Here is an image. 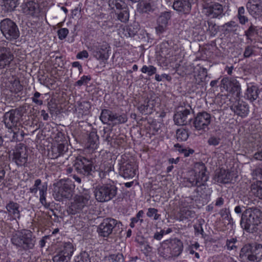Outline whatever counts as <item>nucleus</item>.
I'll use <instances>...</instances> for the list:
<instances>
[{"label": "nucleus", "instance_id": "obj_1", "mask_svg": "<svg viewBox=\"0 0 262 262\" xmlns=\"http://www.w3.org/2000/svg\"><path fill=\"white\" fill-rule=\"evenodd\" d=\"M75 185L70 179H61L54 188V198L56 201H62L63 199L73 201L70 203L67 211L69 215H75L82 212L90 205L91 196L89 194H76L75 193Z\"/></svg>", "mask_w": 262, "mask_h": 262}, {"label": "nucleus", "instance_id": "obj_2", "mask_svg": "<svg viewBox=\"0 0 262 262\" xmlns=\"http://www.w3.org/2000/svg\"><path fill=\"white\" fill-rule=\"evenodd\" d=\"M206 167L203 163H196L194 169L190 172L191 174L189 176L184 179L183 183L185 186L197 187L196 191L202 194V191H204L206 189V182L209 179L208 175L206 173Z\"/></svg>", "mask_w": 262, "mask_h": 262}, {"label": "nucleus", "instance_id": "obj_3", "mask_svg": "<svg viewBox=\"0 0 262 262\" xmlns=\"http://www.w3.org/2000/svg\"><path fill=\"white\" fill-rule=\"evenodd\" d=\"M184 245L177 237L171 238L161 242L158 248V254L165 260L174 259L182 253Z\"/></svg>", "mask_w": 262, "mask_h": 262}, {"label": "nucleus", "instance_id": "obj_4", "mask_svg": "<svg viewBox=\"0 0 262 262\" xmlns=\"http://www.w3.org/2000/svg\"><path fill=\"white\" fill-rule=\"evenodd\" d=\"M261 211L256 207L246 209L242 214L240 221L241 227L246 231L254 233L258 230V226L261 223Z\"/></svg>", "mask_w": 262, "mask_h": 262}, {"label": "nucleus", "instance_id": "obj_5", "mask_svg": "<svg viewBox=\"0 0 262 262\" xmlns=\"http://www.w3.org/2000/svg\"><path fill=\"white\" fill-rule=\"evenodd\" d=\"M11 242L19 250L27 252L34 248L36 237L30 230L23 229L12 234Z\"/></svg>", "mask_w": 262, "mask_h": 262}, {"label": "nucleus", "instance_id": "obj_6", "mask_svg": "<svg viewBox=\"0 0 262 262\" xmlns=\"http://www.w3.org/2000/svg\"><path fill=\"white\" fill-rule=\"evenodd\" d=\"M96 200L100 203L107 202L116 198L118 188L114 182L99 184L94 190Z\"/></svg>", "mask_w": 262, "mask_h": 262}, {"label": "nucleus", "instance_id": "obj_7", "mask_svg": "<svg viewBox=\"0 0 262 262\" xmlns=\"http://www.w3.org/2000/svg\"><path fill=\"white\" fill-rule=\"evenodd\" d=\"M239 258L243 262H259L262 259V245L253 243L245 245L241 249Z\"/></svg>", "mask_w": 262, "mask_h": 262}, {"label": "nucleus", "instance_id": "obj_8", "mask_svg": "<svg viewBox=\"0 0 262 262\" xmlns=\"http://www.w3.org/2000/svg\"><path fill=\"white\" fill-rule=\"evenodd\" d=\"M122 226L121 222L112 217H106L98 226L97 232L100 236L108 237L120 232Z\"/></svg>", "mask_w": 262, "mask_h": 262}, {"label": "nucleus", "instance_id": "obj_9", "mask_svg": "<svg viewBox=\"0 0 262 262\" xmlns=\"http://www.w3.org/2000/svg\"><path fill=\"white\" fill-rule=\"evenodd\" d=\"M73 167L76 172L84 177L92 175L95 169L93 160L79 156L74 161Z\"/></svg>", "mask_w": 262, "mask_h": 262}, {"label": "nucleus", "instance_id": "obj_10", "mask_svg": "<svg viewBox=\"0 0 262 262\" xmlns=\"http://www.w3.org/2000/svg\"><path fill=\"white\" fill-rule=\"evenodd\" d=\"M0 30L6 39L12 41L17 39L20 35L16 24L10 18H5L0 22Z\"/></svg>", "mask_w": 262, "mask_h": 262}, {"label": "nucleus", "instance_id": "obj_11", "mask_svg": "<svg viewBox=\"0 0 262 262\" xmlns=\"http://www.w3.org/2000/svg\"><path fill=\"white\" fill-rule=\"evenodd\" d=\"M25 110L24 106H20L6 112L3 116V121L5 127L8 129H12L17 127Z\"/></svg>", "mask_w": 262, "mask_h": 262}, {"label": "nucleus", "instance_id": "obj_12", "mask_svg": "<svg viewBox=\"0 0 262 262\" xmlns=\"http://www.w3.org/2000/svg\"><path fill=\"white\" fill-rule=\"evenodd\" d=\"M5 207L6 211L5 212L8 213L11 217L10 221L12 222L11 224L7 223V224L10 228L16 231L18 228V223L17 220L20 217V206L17 203L10 201L6 205Z\"/></svg>", "mask_w": 262, "mask_h": 262}, {"label": "nucleus", "instance_id": "obj_13", "mask_svg": "<svg viewBox=\"0 0 262 262\" xmlns=\"http://www.w3.org/2000/svg\"><path fill=\"white\" fill-rule=\"evenodd\" d=\"M75 248L71 242L64 243L63 246L56 251L53 257V262H68L73 254Z\"/></svg>", "mask_w": 262, "mask_h": 262}, {"label": "nucleus", "instance_id": "obj_14", "mask_svg": "<svg viewBox=\"0 0 262 262\" xmlns=\"http://www.w3.org/2000/svg\"><path fill=\"white\" fill-rule=\"evenodd\" d=\"M211 121V115L207 112L203 111L196 114L192 124L196 130L205 132L209 130L208 126Z\"/></svg>", "mask_w": 262, "mask_h": 262}, {"label": "nucleus", "instance_id": "obj_15", "mask_svg": "<svg viewBox=\"0 0 262 262\" xmlns=\"http://www.w3.org/2000/svg\"><path fill=\"white\" fill-rule=\"evenodd\" d=\"M27 147L21 145L17 147L12 155V161L18 167L26 166L28 159Z\"/></svg>", "mask_w": 262, "mask_h": 262}, {"label": "nucleus", "instance_id": "obj_16", "mask_svg": "<svg viewBox=\"0 0 262 262\" xmlns=\"http://www.w3.org/2000/svg\"><path fill=\"white\" fill-rule=\"evenodd\" d=\"M221 86L234 94L236 98H239L241 93V85L234 78H223L221 81Z\"/></svg>", "mask_w": 262, "mask_h": 262}, {"label": "nucleus", "instance_id": "obj_17", "mask_svg": "<svg viewBox=\"0 0 262 262\" xmlns=\"http://www.w3.org/2000/svg\"><path fill=\"white\" fill-rule=\"evenodd\" d=\"M14 59L12 50L4 45H0V69L9 68Z\"/></svg>", "mask_w": 262, "mask_h": 262}, {"label": "nucleus", "instance_id": "obj_18", "mask_svg": "<svg viewBox=\"0 0 262 262\" xmlns=\"http://www.w3.org/2000/svg\"><path fill=\"white\" fill-rule=\"evenodd\" d=\"M68 150V144L67 141L61 143H54L49 150V156L51 159H56L63 156Z\"/></svg>", "mask_w": 262, "mask_h": 262}, {"label": "nucleus", "instance_id": "obj_19", "mask_svg": "<svg viewBox=\"0 0 262 262\" xmlns=\"http://www.w3.org/2000/svg\"><path fill=\"white\" fill-rule=\"evenodd\" d=\"M170 18V12L165 11L160 14L157 19L158 26L155 28L158 34L160 35L166 31Z\"/></svg>", "mask_w": 262, "mask_h": 262}, {"label": "nucleus", "instance_id": "obj_20", "mask_svg": "<svg viewBox=\"0 0 262 262\" xmlns=\"http://www.w3.org/2000/svg\"><path fill=\"white\" fill-rule=\"evenodd\" d=\"M193 0H174L172 7L180 14H188L191 10Z\"/></svg>", "mask_w": 262, "mask_h": 262}, {"label": "nucleus", "instance_id": "obj_21", "mask_svg": "<svg viewBox=\"0 0 262 262\" xmlns=\"http://www.w3.org/2000/svg\"><path fill=\"white\" fill-rule=\"evenodd\" d=\"M206 15L212 18H221L225 14L223 6L217 3L212 4L205 8Z\"/></svg>", "mask_w": 262, "mask_h": 262}, {"label": "nucleus", "instance_id": "obj_22", "mask_svg": "<svg viewBox=\"0 0 262 262\" xmlns=\"http://www.w3.org/2000/svg\"><path fill=\"white\" fill-rule=\"evenodd\" d=\"M120 175L124 178H132L136 174L135 164L132 162L123 163L119 167Z\"/></svg>", "mask_w": 262, "mask_h": 262}, {"label": "nucleus", "instance_id": "obj_23", "mask_svg": "<svg viewBox=\"0 0 262 262\" xmlns=\"http://www.w3.org/2000/svg\"><path fill=\"white\" fill-rule=\"evenodd\" d=\"M191 110V108H185L174 114L173 120L175 124L178 125H185L188 122L190 121L191 119H188V117L190 114Z\"/></svg>", "mask_w": 262, "mask_h": 262}, {"label": "nucleus", "instance_id": "obj_24", "mask_svg": "<svg viewBox=\"0 0 262 262\" xmlns=\"http://www.w3.org/2000/svg\"><path fill=\"white\" fill-rule=\"evenodd\" d=\"M232 173L227 171L225 169H221L216 172L214 176V180L217 182L221 183H230L232 179Z\"/></svg>", "mask_w": 262, "mask_h": 262}, {"label": "nucleus", "instance_id": "obj_25", "mask_svg": "<svg viewBox=\"0 0 262 262\" xmlns=\"http://www.w3.org/2000/svg\"><path fill=\"white\" fill-rule=\"evenodd\" d=\"M231 110L238 116L245 117L248 113L249 107L246 102L238 101L233 104Z\"/></svg>", "mask_w": 262, "mask_h": 262}, {"label": "nucleus", "instance_id": "obj_26", "mask_svg": "<svg viewBox=\"0 0 262 262\" xmlns=\"http://www.w3.org/2000/svg\"><path fill=\"white\" fill-rule=\"evenodd\" d=\"M38 8V5L33 0H28L22 5V10L26 15L33 16Z\"/></svg>", "mask_w": 262, "mask_h": 262}, {"label": "nucleus", "instance_id": "obj_27", "mask_svg": "<svg viewBox=\"0 0 262 262\" xmlns=\"http://www.w3.org/2000/svg\"><path fill=\"white\" fill-rule=\"evenodd\" d=\"M156 7L151 3L141 1L137 4V11L140 13H150L154 12Z\"/></svg>", "mask_w": 262, "mask_h": 262}, {"label": "nucleus", "instance_id": "obj_28", "mask_svg": "<svg viewBox=\"0 0 262 262\" xmlns=\"http://www.w3.org/2000/svg\"><path fill=\"white\" fill-rule=\"evenodd\" d=\"M99 144V137L96 132L90 133L86 142V147L90 149L94 150L97 148Z\"/></svg>", "mask_w": 262, "mask_h": 262}, {"label": "nucleus", "instance_id": "obj_29", "mask_svg": "<svg viewBox=\"0 0 262 262\" xmlns=\"http://www.w3.org/2000/svg\"><path fill=\"white\" fill-rule=\"evenodd\" d=\"M259 93L260 90L257 86L252 85L248 86L245 96L247 99L253 102L258 98Z\"/></svg>", "mask_w": 262, "mask_h": 262}, {"label": "nucleus", "instance_id": "obj_30", "mask_svg": "<svg viewBox=\"0 0 262 262\" xmlns=\"http://www.w3.org/2000/svg\"><path fill=\"white\" fill-rule=\"evenodd\" d=\"M139 30V25L136 23H134L124 27L123 29V33L126 37H132L137 34Z\"/></svg>", "mask_w": 262, "mask_h": 262}, {"label": "nucleus", "instance_id": "obj_31", "mask_svg": "<svg viewBox=\"0 0 262 262\" xmlns=\"http://www.w3.org/2000/svg\"><path fill=\"white\" fill-rule=\"evenodd\" d=\"M252 193L259 200H262V181H257L251 185Z\"/></svg>", "mask_w": 262, "mask_h": 262}, {"label": "nucleus", "instance_id": "obj_32", "mask_svg": "<svg viewBox=\"0 0 262 262\" xmlns=\"http://www.w3.org/2000/svg\"><path fill=\"white\" fill-rule=\"evenodd\" d=\"M116 14L117 15L118 20L123 23H126L129 17L128 8L126 5L116 12Z\"/></svg>", "mask_w": 262, "mask_h": 262}, {"label": "nucleus", "instance_id": "obj_33", "mask_svg": "<svg viewBox=\"0 0 262 262\" xmlns=\"http://www.w3.org/2000/svg\"><path fill=\"white\" fill-rule=\"evenodd\" d=\"M47 183H42L40 179H37L35 181V183L32 187L29 189L30 192L32 193H36L37 191H39V193H41V190H43L47 191Z\"/></svg>", "mask_w": 262, "mask_h": 262}, {"label": "nucleus", "instance_id": "obj_34", "mask_svg": "<svg viewBox=\"0 0 262 262\" xmlns=\"http://www.w3.org/2000/svg\"><path fill=\"white\" fill-rule=\"evenodd\" d=\"M11 130V133H13L11 141L13 142H20L24 140L26 134L22 129L15 127Z\"/></svg>", "mask_w": 262, "mask_h": 262}, {"label": "nucleus", "instance_id": "obj_35", "mask_svg": "<svg viewBox=\"0 0 262 262\" xmlns=\"http://www.w3.org/2000/svg\"><path fill=\"white\" fill-rule=\"evenodd\" d=\"M219 213L225 224H227V225L233 224V219L229 209L223 208L220 211Z\"/></svg>", "mask_w": 262, "mask_h": 262}, {"label": "nucleus", "instance_id": "obj_36", "mask_svg": "<svg viewBox=\"0 0 262 262\" xmlns=\"http://www.w3.org/2000/svg\"><path fill=\"white\" fill-rule=\"evenodd\" d=\"M114 112L107 110L103 109L101 111L100 119L103 123H108L109 122H113V116Z\"/></svg>", "mask_w": 262, "mask_h": 262}, {"label": "nucleus", "instance_id": "obj_37", "mask_svg": "<svg viewBox=\"0 0 262 262\" xmlns=\"http://www.w3.org/2000/svg\"><path fill=\"white\" fill-rule=\"evenodd\" d=\"M150 100L148 98H146L144 100V102L143 104H141L138 106L137 108L139 112L144 114H150L151 112L152 108L153 107L152 104V106H150Z\"/></svg>", "mask_w": 262, "mask_h": 262}, {"label": "nucleus", "instance_id": "obj_38", "mask_svg": "<svg viewBox=\"0 0 262 262\" xmlns=\"http://www.w3.org/2000/svg\"><path fill=\"white\" fill-rule=\"evenodd\" d=\"M246 6L251 15H259L262 13V8H260L257 4H252L251 1H249Z\"/></svg>", "mask_w": 262, "mask_h": 262}, {"label": "nucleus", "instance_id": "obj_39", "mask_svg": "<svg viewBox=\"0 0 262 262\" xmlns=\"http://www.w3.org/2000/svg\"><path fill=\"white\" fill-rule=\"evenodd\" d=\"M203 25L207 27V25H208V28H207V31L209 32V33L211 36H215L218 32V28L216 26V24L212 21H204L203 22Z\"/></svg>", "mask_w": 262, "mask_h": 262}, {"label": "nucleus", "instance_id": "obj_40", "mask_svg": "<svg viewBox=\"0 0 262 262\" xmlns=\"http://www.w3.org/2000/svg\"><path fill=\"white\" fill-rule=\"evenodd\" d=\"M113 118V122L116 124L124 123L127 120V115L124 113L119 114L114 113Z\"/></svg>", "mask_w": 262, "mask_h": 262}, {"label": "nucleus", "instance_id": "obj_41", "mask_svg": "<svg viewBox=\"0 0 262 262\" xmlns=\"http://www.w3.org/2000/svg\"><path fill=\"white\" fill-rule=\"evenodd\" d=\"M4 6L8 11H13L18 5L19 0H3Z\"/></svg>", "mask_w": 262, "mask_h": 262}, {"label": "nucleus", "instance_id": "obj_42", "mask_svg": "<svg viewBox=\"0 0 262 262\" xmlns=\"http://www.w3.org/2000/svg\"><path fill=\"white\" fill-rule=\"evenodd\" d=\"M176 136L179 141H186L189 137L188 130L184 128L178 129L176 132Z\"/></svg>", "mask_w": 262, "mask_h": 262}, {"label": "nucleus", "instance_id": "obj_43", "mask_svg": "<svg viewBox=\"0 0 262 262\" xmlns=\"http://www.w3.org/2000/svg\"><path fill=\"white\" fill-rule=\"evenodd\" d=\"M78 108L81 111L82 114H87L91 108V104L89 101H83L82 102H77Z\"/></svg>", "mask_w": 262, "mask_h": 262}, {"label": "nucleus", "instance_id": "obj_44", "mask_svg": "<svg viewBox=\"0 0 262 262\" xmlns=\"http://www.w3.org/2000/svg\"><path fill=\"white\" fill-rule=\"evenodd\" d=\"M108 3L112 9L116 8L117 11L126 5V4L121 0H108Z\"/></svg>", "mask_w": 262, "mask_h": 262}, {"label": "nucleus", "instance_id": "obj_45", "mask_svg": "<svg viewBox=\"0 0 262 262\" xmlns=\"http://www.w3.org/2000/svg\"><path fill=\"white\" fill-rule=\"evenodd\" d=\"M207 76V71L205 68H203L199 74L195 77L196 83L199 85H202V83L205 80Z\"/></svg>", "mask_w": 262, "mask_h": 262}, {"label": "nucleus", "instance_id": "obj_46", "mask_svg": "<svg viewBox=\"0 0 262 262\" xmlns=\"http://www.w3.org/2000/svg\"><path fill=\"white\" fill-rule=\"evenodd\" d=\"M245 9L244 7H240L238 9L237 17L239 23L242 25H244L248 21V18L245 15Z\"/></svg>", "mask_w": 262, "mask_h": 262}, {"label": "nucleus", "instance_id": "obj_47", "mask_svg": "<svg viewBox=\"0 0 262 262\" xmlns=\"http://www.w3.org/2000/svg\"><path fill=\"white\" fill-rule=\"evenodd\" d=\"M176 148H178V150L183 154L185 157H187L190 155L193 154L194 152V150L191 148H184L180 144L177 143L174 145Z\"/></svg>", "mask_w": 262, "mask_h": 262}, {"label": "nucleus", "instance_id": "obj_48", "mask_svg": "<svg viewBox=\"0 0 262 262\" xmlns=\"http://www.w3.org/2000/svg\"><path fill=\"white\" fill-rule=\"evenodd\" d=\"M141 71L143 73H147L148 75L150 76L156 74L157 69L153 66H143Z\"/></svg>", "mask_w": 262, "mask_h": 262}, {"label": "nucleus", "instance_id": "obj_49", "mask_svg": "<svg viewBox=\"0 0 262 262\" xmlns=\"http://www.w3.org/2000/svg\"><path fill=\"white\" fill-rule=\"evenodd\" d=\"M75 262H91L89 255L86 252L81 253L76 257Z\"/></svg>", "mask_w": 262, "mask_h": 262}, {"label": "nucleus", "instance_id": "obj_50", "mask_svg": "<svg viewBox=\"0 0 262 262\" xmlns=\"http://www.w3.org/2000/svg\"><path fill=\"white\" fill-rule=\"evenodd\" d=\"M100 169L103 173V177H104L105 174H108L113 170V165L110 163H104L103 165L101 166Z\"/></svg>", "mask_w": 262, "mask_h": 262}, {"label": "nucleus", "instance_id": "obj_51", "mask_svg": "<svg viewBox=\"0 0 262 262\" xmlns=\"http://www.w3.org/2000/svg\"><path fill=\"white\" fill-rule=\"evenodd\" d=\"M255 33H257L256 27L252 24H251L249 28L245 32V35H246L247 39L251 40V37L254 36Z\"/></svg>", "mask_w": 262, "mask_h": 262}, {"label": "nucleus", "instance_id": "obj_52", "mask_svg": "<svg viewBox=\"0 0 262 262\" xmlns=\"http://www.w3.org/2000/svg\"><path fill=\"white\" fill-rule=\"evenodd\" d=\"M95 56L98 59L105 61L108 58L109 55L108 54L107 51H101L99 49V50L96 52Z\"/></svg>", "mask_w": 262, "mask_h": 262}, {"label": "nucleus", "instance_id": "obj_53", "mask_svg": "<svg viewBox=\"0 0 262 262\" xmlns=\"http://www.w3.org/2000/svg\"><path fill=\"white\" fill-rule=\"evenodd\" d=\"M111 262H124V258L122 253L111 254L110 255Z\"/></svg>", "mask_w": 262, "mask_h": 262}, {"label": "nucleus", "instance_id": "obj_54", "mask_svg": "<svg viewBox=\"0 0 262 262\" xmlns=\"http://www.w3.org/2000/svg\"><path fill=\"white\" fill-rule=\"evenodd\" d=\"M158 209L154 208H149L148 209V211L146 213V215L148 217H151L154 216V220H157L159 219L160 214H158Z\"/></svg>", "mask_w": 262, "mask_h": 262}, {"label": "nucleus", "instance_id": "obj_55", "mask_svg": "<svg viewBox=\"0 0 262 262\" xmlns=\"http://www.w3.org/2000/svg\"><path fill=\"white\" fill-rule=\"evenodd\" d=\"M91 80V77L90 75H84L82 77H81L79 80L76 82L75 85L81 86L83 84H86Z\"/></svg>", "mask_w": 262, "mask_h": 262}, {"label": "nucleus", "instance_id": "obj_56", "mask_svg": "<svg viewBox=\"0 0 262 262\" xmlns=\"http://www.w3.org/2000/svg\"><path fill=\"white\" fill-rule=\"evenodd\" d=\"M237 242V239L236 238H231L230 239H228L226 241L227 248L228 250H232L236 249V246L235 245V244Z\"/></svg>", "mask_w": 262, "mask_h": 262}, {"label": "nucleus", "instance_id": "obj_57", "mask_svg": "<svg viewBox=\"0 0 262 262\" xmlns=\"http://www.w3.org/2000/svg\"><path fill=\"white\" fill-rule=\"evenodd\" d=\"M254 178L262 180V166H257L252 172Z\"/></svg>", "mask_w": 262, "mask_h": 262}, {"label": "nucleus", "instance_id": "obj_58", "mask_svg": "<svg viewBox=\"0 0 262 262\" xmlns=\"http://www.w3.org/2000/svg\"><path fill=\"white\" fill-rule=\"evenodd\" d=\"M221 139L214 136H211L208 140L207 143L209 145L216 146L220 143Z\"/></svg>", "mask_w": 262, "mask_h": 262}, {"label": "nucleus", "instance_id": "obj_59", "mask_svg": "<svg viewBox=\"0 0 262 262\" xmlns=\"http://www.w3.org/2000/svg\"><path fill=\"white\" fill-rule=\"evenodd\" d=\"M69 33V30L67 28H61L58 30L57 34L59 38L62 40L66 38Z\"/></svg>", "mask_w": 262, "mask_h": 262}, {"label": "nucleus", "instance_id": "obj_60", "mask_svg": "<svg viewBox=\"0 0 262 262\" xmlns=\"http://www.w3.org/2000/svg\"><path fill=\"white\" fill-rule=\"evenodd\" d=\"M41 94L38 92H36L33 96L32 97V101L37 105H42V100L40 99H38V98L40 96Z\"/></svg>", "mask_w": 262, "mask_h": 262}, {"label": "nucleus", "instance_id": "obj_61", "mask_svg": "<svg viewBox=\"0 0 262 262\" xmlns=\"http://www.w3.org/2000/svg\"><path fill=\"white\" fill-rule=\"evenodd\" d=\"M163 78L166 79L168 81H171L172 79L170 75L166 74H162L161 75L156 74L155 75V79L157 81H161L162 80V79Z\"/></svg>", "mask_w": 262, "mask_h": 262}, {"label": "nucleus", "instance_id": "obj_62", "mask_svg": "<svg viewBox=\"0 0 262 262\" xmlns=\"http://www.w3.org/2000/svg\"><path fill=\"white\" fill-rule=\"evenodd\" d=\"M48 107L50 113L53 114L57 108V104L54 103L52 100H51L48 103Z\"/></svg>", "mask_w": 262, "mask_h": 262}, {"label": "nucleus", "instance_id": "obj_63", "mask_svg": "<svg viewBox=\"0 0 262 262\" xmlns=\"http://www.w3.org/2000/svg\"><path fill=\"white\" fill-rule=\"evenodd\" d=\"M47 193V191H45L43 189L41 190V193L40 194V199L39 201L41 204L44 206H46L47 204L46 197Z\"/></svg>", "mask_w": 262, "mask_h": 262}, {"label": "nucleus", "instance_id": "obj_64", "mask_svg": "<svg viewBox=\"0 0 262 262\" xmlns=\"http://www.w3.org/2000/svg\"><path fill=\"white\" fill-rule=\"evenodd\" d=\"M253 157L255 159L262 161V146L258 148L257 152L254 154Z\"/></svg>", "mask_w": 262, "mask_h": 262}]
</instances>
